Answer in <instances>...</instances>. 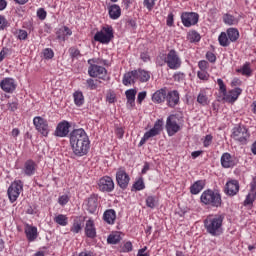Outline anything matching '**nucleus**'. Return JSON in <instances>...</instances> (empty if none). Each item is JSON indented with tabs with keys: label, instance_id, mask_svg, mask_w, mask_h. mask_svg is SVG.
I'll use <instances>...</instances> for the list:
<instances>
[{
	"label": "nucleus",
	"instance_id": "23",
	"mask_svg": "<svg viewBox=\"0 0 256 256\" xmlns=\"http://www.w3.org/2000/svg\"><path fill=\"white\" fill-rule=\"evenodd\" d=\"M85 235L89 239H95L97 237V230L95 229V222L93 219H89L85 226Z\"/></svg>",
	"mask_w": 256,
	"mask_h": 256
},
{
	"label": "nucleus",
	"instance_id": "61",
	"mask_svg": "<svg viewBox=\"0 0 256 256\" xmlns=\"http://www.w3.org/2000/svg\"><path fill=\"white\" fill-rule=\"evenodd\" d=\"M59 205H67L69 203V196L68 195H62L58 198Z\"/></svg>",
	"mask_w": 256,
	"mask_h": 256
},
{
	"label": "nucleus",
	"instance_id": "8",
	"mask_svg": "<svg viewBox=\"0 0 256 256\" xmlns=\"http://www.w3.org/2000/svg\"><path fill=\"white\" fill-rule=\"evenodd\" d=\"M33 123L38 133H41L43 137H49V122L45 118L36 116L33 119Z\"/></svg>",
	"mask_w": 256,
	"mask_h": 256
},
{
	"label": "nucleus",
	"instance_id": "45",
	"mask_svg": "<svg viewBox=\"0 0 256 256\" xmlns=\"http://www.w3.org/2000/svg\"><path fill=\"white\" fill-rule=\"evenodd\" d=\"M93 63H95L96 65H108L109 62L101 58H92L88 60L89 65H93Z\"/></svg>",
	"mask_w": 256,
	"mask_h": 256
},
{
	"label": "nucleus",
	"instance_id": "47",
	"mask_svg": "<svg viewBox=\"0 0 256 256\" xmlns=\"http://www.w3.org/2000/svg\"><path fill=\"white\" fill-rule=\"evenodd\" d=\"M86 85L88 89H90L91 91H95V89H97V80H94L93 78H89L86 80Z\"/></svg>",
	"mask_w": 256,
	"mask_h": 256
},
{
	"label": "nucleus",
	"instance_id": "25",
	"mask_svg": "<svg viewBox=\"0 0 256 256\" xmlns=\"http://www.w3.org/2000/svg\"><path fill=\"white\" fill-rule=\"evenodd\" d=\"M136 73V81H140L141 83H147L151 79V72L143 70V69H138L135 70Z\"/></svg>",
	"mask_w": 256,
	"mask_h": 256
},
{
	"label": "nucleus",
	"instance_id": "38",
	"mask_svg": "<svg viewBox=\"0 0 256 256\" xmlns=\"http://www.w3.org/2000/svg\"><path fill=\"white\" fill-rule=\"evenodd\" d=\"M223 22L225 23V25H237V23H239V20L231 14H224Z\"/></svg>",
	"mask_w": 256,
	"mask_h": 256
},
{
	"label": "nucleus",
	"instance_id": "64",
	"mask_svg": "<svg viewBox=\"0 0 256 256\" xmlns=\"http://www.w3.org/2000/svg\"><path fill=\"white\" fill-rule=\"evenodd\" d=\"M115 100H116L115 93L109 92V93L106 95V101H107L108 103H115Z\"/></svg>",
	"mask_w": 256,
	"mask_h": 256
},
{
	"label": "nucleus",
	"instance_id": "10",
	"mask_svg": "<svg viewBox=\"0 0 256 256\" xmlns=\"http://www.w3.org/2000/svg\"><path fill=\"white\" fill-rule=\"evenodd\" d=\"M98 189L103 193H111L115 189V182L110 176H104L98 181Z\"/></svg>",
	"mask_w": 256,
	"mask_h": 256
},
{
	"label": "nucleus",
	"instance_id": "9",
	"mask_svg": "<svg viewBox=\"0 0 256 256\" xmlns=\"http://www.w3.org/2000/svg\"><path fill=\"white\" fill-rule=\"evenodd\" d=\"M166 131L169 137H173L181 131V126L177 123V116L171 114L166 120Z\"/></svg>",
	"mask_w": 256,
	"mask_h": 256
},
{
	"label": "nucleus",
	"instance_id": "2",
	"mask_svg": "<svg viewBox=\"0 0 256 256\" xmlns=\"http://www.w3.org/2000/svg\"><path fill=\"white\" fill-rule=\"evenodd\" d=\"M225 216L221 214L209 215L204 220V227L212 237H219L223 234V221Z\"/></svg>",
	"mask_w": 256,
	"mask_h": 256
},
{
	"label": "nucleus",
	"instance_id": "54",
	"mask_svg": "<svg viewBox=\"0 0 256 256\" xmlns=\"http://www.w3.org/2000/svg\"><path fill=\"white\" fill-rule=\"evenodd\" d=\"M151 137H153L148 131L145 132L144 136L141 138L138 147H143L144 143H147V141H149V139H151Z\"/></svg>",
	"mask_w": 256,
	"mask_h": 256
},
{
	"label": "nucleus",
	"instance_id": "5",
	"mask_svg": "<svg viewBox=\"0 0 256 256\" xmlns=\"http://www.w3.org/2000/svg\"><path fill=\"white\" fill-rule=\"evenodd\" d=\"M115 37L113 34L112 26H104L102 29L94 35V41L102 43V45H109L111 40Z\"/></svg>",
	"mask_w": 256,
	"mask_h": 256
},
{
	"label": "nucleus",
	"instance_id": "57",
	"mask_svg": "<svg viewBox=\"0 0 256 256\" xmlns=\"http://www.w3.org/2000/svg\"><path fill=\"white\" fill-rule=\"evenodd\" d=\"M9 25L7 18L5 16L0 15V31H4L5 28Z\"/></svg>",
	"mask_w": 256,
	"mask_h": 256
},
{
	"label": "nucleus",
	"instance_id": "20",
	"mask_svg": "<svg viewBox=\"0 0 256 256\" xmlns=\"http://www.w3.org/2000/svg\"><path fill=\"white\" fill-rule=\"evenodd\" d=\"M224 192L230 197H235L239 193V181L230 180L226 183Z\"/></svg>",
	"mask_w": 256,
	"mask_h": 256
},
{
	"label": "nucleus",
	"instance_id": "49",
	"mask_svg": "<svg viewBox=\"0 0 256 256\" xmlns=\"http://www.w3.org/2000/svg\"><path fill=\"white\" fill-rule=\"evenodd\" d=\"M69 53H70L71 59H77V57H81V51H79V49L75 47L69 48Z\"/></svg>",
	"mask_w": 256,
	"mask_h": 256
},
{
	"label": "nucleus",
	"instance_id": "50",
	"mask_svg": "<svg viewBox=\"0 0 256 256\" xmlns=\"http://www.w3.org/2000/svg\"><path fill=\"white\" fill-rule=\"evenodd\" d=\"M197 77L201 79V81H208L209 80V73L207 70H200L197 72Z\"/></svg>",
	"mask_w": 256,
	"mask_h": 256
},
{
	"label": "nucleus",
	"instance_id": "22",
	"mask_svg": "<svg viewBox=\"0 0 256 256\" xmlns=\"http://www.w3.org/2000/svg\"><path fill=\"white\" fill-rule=\"evenodd\" d=\"M23 173L26 177H33L37 173V163L34 160H27L24 163Z\"/></svg>",
	"mask_w": 256,
	"mask_h": 256
},
{
	"label": "nucleus",
	"instance_id": "3",
	"mask_svg": "<svg viewBox=\"0 0 256 256\" xmlns=\"http://www.w3.org/2000/svg\"><path fill=\"white\" fill-rule=\"evenodd\" d=\"M200 201L203 205H208L209 207H221L223 200L221 199V194L219 192H215L211 189L205 190L201 196Z\"/></svg>",
	"mask_w": 256,
	"mask_h": 256
},
{
	"label": "nucleus",
	"instance_id": "51",
	"mask_svg": "<svg viewBox=\"0 0 256 256\" xmlns=\"http://www.w3.org/2000/svg\"><path fill=\"white\" fill-rule=\"evenodd\" d=\"M217 84L219 86V92L223 95L226 93L227 91V86L225 85V83L223 82V79L218 78L217 79Z\"/></svg>",
	"mask_w": 256,
	"mask_h": 256
},
{
	"label": "nucleus",
	"instance_id": "19",
	"mask_svg": "<svg viewBox=\"0 0 256 256\" xmlns=\"http://www.w3.org/2000/svg\"><path fill=\"white\" fill-rule=\"evenodd\" d=\"M24 233L29 243H33V241H35L39 237L37 227L31 224H25Z\"/></svg>",
	"mask_w": 256,
	"mask_h": 256
},
{
	"label": "nucleus",
	"instance_id": "6",
	"mask_svg": "<svg viewBox=\"0 0 256 256\" xmlns=\"http://www.w3.org/2000/svg\"><path fill=\"white\" fill-rule=\"evenodd\" d=\"M164 63H166L167 67L169 69H179L181 67V57H179V52L175 49L169 50V52L166 54V57L164 58Z\"/></svg>",
	"mask_w": 256,
	"mask_h": 256
},
{
	"label": "nucleus",
	"instance_id": "62",
	"mask_svg": "<svg viewBox=\"0 0 256 256\" xmlns=\"http://www.w3.org/2000/svg\"><path fill=\"white\" fill-rule=\"evenodd\" d=\"M206 59L210 63H215V61H217V56H215V54L213 52H207L206 53Z\"/></svg>",
	"mask_w": 256,
	"mask_h": 256
},
{
	"label": "nucleus",
	"instance_id": "21",
	"mask_svg": "<svg viewBox=\"0 0 256 256\" xmlns=\"http://www.w3.org/2000/svg\"><path fill=\"white\" fill-rule=\"evenodd\" d=\"M166 101L168 107L171 109L177 107V105H179V91L172 90L166 93Z\"/></svg>",
	"mask_w": 256,
	"mask_h": 256
},
{
	"label": "nucleus",
	"instance_id": "42",
	"mask_svg": "<svg viewBox=\"0 0 256 256\" xmlns=\"http://www.w3.org/2000/svg\"><path fill=\"white\" fill-rule=\"evenodd\" d=\"M83 229V226L81 225V221L75 220L70 231L72 233H79Z\"/></svg>",
	"mask_w": 256,
	"mask_h": 256
},
{
	"label": "nucleus",
	"instance_id": "1",
	"mask_svg": "<svg viewBox=\"0 0 256 256\" xmlns=\"http://www.w3.org/2000/svg\"><path fill=\"white\" fill-rule=\"evenodd\" d=\"M70 147L76 157H85L91 149V140L85 129H74L69 134Z\"/></svg>",
	"mask_w": 256,
	"mask_h": 256
},
{
	"label": "nucleus",
	"instance_id": "14",
	"mask_svg": "<svg viewBox=\"0 0 256 256\" xmlns=\"http://www.w3.org/2000/svg\"><path fill=\"white\" fill-rule=\"evenodd\" d=\"M69 129H71V123H69L67 120H63L57 124L54 135L55 137L60 138L67 137L71 135V133H69Z\"/></svg>",
	"mask_w": 256,
	"mask_h": 256
},
{
	"label": "nucleus",
	"instance_id": "4",
	"mask_svg": "<svg viewBox=\"0 0 256 256\" xmlns=\"http://www.w3.org/2000/svg\"><path fill=\"white\" fill-rule=\"evenodd\" d=\"M231 137L240 145H247L249 139H251V133H249L247 127L238 125L233 128Z\"/></svg>",
	"mask_w": 256,
	"mask_h": 256
},
{
	"label": "nucleus",
	"instance_id": "12",
	"mask_svg": "<svg viewBox=\"0 0 256 256\" xmlns=\"http://www.w3.org/2000/svg\"><path fill=\"white\" fill-rule=\"evenodd\" d=\"M99 207V198L97 195L92 194L84 201V209L90 213V215H95Z\"/></svg>",
	"mask_w": 256,
	"mask_h": 256
},
{
	"label": "nucleus",
	"instance_id": "36",
	"mask_svg": "<svg viewBox=\"0 0 256 256\" xmlns=\"http://www.w3.org/2000/svg\"><path fill=\"white\" fill-rule=\"evenodd\" d=\"M197 103H199V105H202V107L209 105V97H207V92L205 91L199 92L197 96Z\"/></svg>",
	"mask_w": 256,
	"mask_h": 256
},
{
	"label": "nucleus",
	"instance_id": "53",
	"mask_svg": "<svg viewBox=\"0 0 256 256\" xmlns=\"http://www.w3.org/2000/svg\"><path fill=\"white\" fill-rule=\"evenodd\" d=\"M37 17L38 19H40L41 21H45V19H47V11H45L44 8H39L37 10Z\"/></svg>",
	"mask_w": 256,
	"mask_h": 256
},
{
	"label": "nucleus",
	"instance_id": "28",
	"mask_svg": "<svg viewBox=\"0 0 256 256\" xmlns=\"http://www.w3.org/2000/svg\"><path fill=\"white\" fill-rule=\"evenodd\" d=\"M205 189V181L197 180L190 186V193L191 195H199L200 192Z\"/></svg>",
	"mask_w": 256,
	"mask_h": 256
},
{
	"label": "nucleus",
	"instance_id": "55",
	"mask_svg": "<svg viewBox=\"0 0 256 256\" xmlns=\"http://www.w3.org/2000/svg\"><path fill=\"white\" fill-rule=\"evenodd\" d=\"M146 206L150 209H155V197L154 196H148L146 198Z\"/></svg>",
	"mask_w": 256,
	"mask_h": 256
},
{
	"label": "nucleus",
	"instance_id": "41",
	"mask_svg": "<svg viewBox=\"0 0 256 256\" xmlns=\"http://www.w3.org/2000/svg\"><path fill=\"white\" fill-rule=\"evenodd\" d=\"M256 200L255 194H252L249 192L246 196V199L244 200V207H249V205H253V203Z\"/></svg>",
	"mask_w": 256,
	"mask_h": 256
},
{
	"label": "nucleus",
	"instance_id": "31",
	"mask_svg": "<svg viewBox=\"0 0 256 256\" xmlns=\"http://www.w3.org/2000/svg\"><path fill=\"white\" fill-rule=\"evenodd\" d=\"M108 13H109V17L110 19H119L121 17V7L117 4H112L109 8H108Z\"/></svg>",
	"mask_w": 256,
	"mask_h": 256
},
{
	"label": "nucleus",
	"instance_id": "16",
	"mask_svg": "<svg viewBox=\"0 0 256 256\" xmlns=\"http://www.w3.org/2000/svg\"><path fill=\"white\" fill-rule=\"evenodd\" d=\"M88 75H90V77H99V79H105V77H107V69L97 64H91L88 68Z\"/></svg>",
	"mask_w": 256,
	"mask_h": 256
},
{
	"label": "nucleus",
	"instance_id": "27",
	"mask_svg": "<svg viewBox=\"0 0 256 256\" xmlns=\"http://www.w3.org/2000/svg\"><path fill=\"white\" fill-rule=\"evenodd\" d=\"M163 119H158L156 120V122L154 123L153 128H151L148 133L152 136V137H157V135H160L161 132L163 131Z\"/></svg>",
	"mask_w": 256,
	"mask_h": 256
},
{
	"label": "nucleus",
	"instance_id": "30",
	"mask_svg": "<svg viewBox=\"0 0 256 256\" xmlns=\"http://www.w3.org/2000/svg\"><path fill=\"white\" fill-rule=\"evenodd\" d=\"M125 95L127 99V107L133 108L135 106L137 91L135 89H128L125 91Z\"/></svg>",
	"mask_w": 256,
	"mask_h": 256
},
{
	"label": "nucleus",
	"instance_id": "39",
	"mask_svg": "<svg viewBox=\"0 0 256 256\" xmlns=\"http://www.w3.org/2000/svg\"><path fill=\"white\" fill-rule=\"evenodd\" d=\"M54 222L57 223V225H61V227H66L69 223V219L65 215L59 214L54 218Z\"/></svg>",
	"mask_w": 256,
	"mask_h": 256
},
{
	"label": "nucleus",
	"instance_id": "33",
	"mask_svg": "<svg viewBox=\"0 0 256 256\" xmlns=\"http://www.w3.org/2000/svg\"><path fill=\"white\" fill-rule=\"evenodd\" d=\"M226 35H228L230 43H235L239 39V30L237 28H228L226 30Z\"/></svg>",
	"mask_w": 256,
	"mask_h": 256
},
{
	"label": "nucleus",
	"instance_id": "60",
	"mask_svg": "<svg viewBox=\"0 0 256 256\" xmlns=\"http://www.w3.org/2000/svg\"><path fill=\"white\" fill-rule=\"evenodd\" d=\"M174 81L181 83V81H185V73L178 72L174 74Z\"/></svg>",
	"mask_w": 256,
	"mask_h": 256
},
{
	"label": "nucleus",
	"instance_id": "18",
	"mask_svg": "<svg viewBox=\"0 0 256 256\" xmlns=\"http://www.w3.org/2000/svg\"><path fill=\"white\" fill-rule=\"evenodd\" d=\"M0 87L5 93H13L17 89V84L13 78H4L0 82Z\"/></svg>",
	"mask_w": 256,
	"mask_h": 256
},
{
	"label": "nucleus",
	"instance_id": "17",
	"mask_svg": "<svg viewBox=\"0 0 256 256\" xmlns=\"http://www.w3.org/2000/svg\"><path fill=\"white\" fill-rule=\"evenodd\" d=\"M241 93H243V89L239 87H236L229 92L226 90V93L222 94V101L225 103H235V101L239 99V95H241Z\"/></svg>",
	"mask_w": 256,
	"mask_h": 256
},
{
	"label": "nucleus",
	"instance_id": "52",
	"mask_svg": "<svg viewBox=\"0 0 256 256\" xmlns=\"http://www.w3.org/2000/svg\"><path fill=\"white\" fill-rule=\"evenodd\" d=\"M28 36H29V34L27 33V30L20 29L17 32V39H19L20 41H25Z\"/></svg>",
	"mask_w": 256,
	"mask_h": 256
},
{
	"label": "nucleus",
	"instance_id": "40",
	"mask_svg": "<svg viewBox=\"0 0 256 256\" xmlns=\"http://www.w3.org/2000/svg\"><path fill=\"white\" fill-rule=\"evenodd\" d=\"M121 241V234L120 233H115V234H110L107 238V243L110 245H117Z\"/></svg>",
	"mask_w": 256,
	"mask_h": 256
},
{
	"label": "nucleus",
	"instance_id": "26",
	"mask_svg": "<svg viewBox=\"0 0 256 256\" xmlns=\"http://www.w3.org/2000/svg\"><path fill=\"white\" fill-rule=\"evenodd\" d=\"M117 219V213L113 209H108L103 214V220L108 225H114L115 220Z\"/></svg>",
	"mask_w": 256,
	"mask_h": 256
},
{
	"label": "nucleus",
	"instance_id": "59",
	"mask_svg": "<svg viewBox=\"0 0 256 256\" xmlns=\"http://www.w3.org/2000/svg\"><path fill=\"white\" fill-rule=\"evenodd\" d=\"M211 143H213V136L211 134H208L204 138L203 145L204 147H210Z\"/></svg>",
	"mask_w": 256,
	"mask_h": 256
},
{
	"label": "nucleus",
	"instance_id": "11",
	"mask_svg": "<svg viewBox=\"0 0 256 256\" xmlns=\"http://www.w3.org/2000/svg\"><path fill=\"white\" fill-rule=\"evenodd\" d=\"M181 21L184 27H193L199 23V14L196 12H184L181 14Z\"/></svg>",
	"mask_w": 256,
	"mask_h": 256
},
{
	"label": "nucleus",
	"instance_id": "24",
	"mask_svg": "<svg viewBox=\"0 0 256 256\" xmlns=\"http://www.w3.org/2000/svg\"><path fill=\"white\" fill-rule=\"evenodd\" d=\"M166 98H167L166 88L159 89L152 95L153 103H158V104L165 103Z\"/></svg>",
	"mask_w": 256,
	"mask_h": 256
},
{
	"label": "nucleus",
	"instance_id": "13",
	"mask_svg": "<svg viewBox=\"0 0 256 256\" xmlns=\"http://www.w3.org/2000/svg\"><path fill=\"white\" fill-rule=\"evenodd\" d=\"M220 163L223 169H233V167L237 166L239 160L237 157L232 156L229 152H224L220 158Z\"/></svg>",
	"mask_w": 256,
	"mask_h": 256
},
{
	"label": "nucleus",
	"instance_id": "63",
	"mask_svg": "<svg viewBox=\"0 0 256 256\" xmlns=\"http://www.w3.org/2000/svg\"><path fill=\"white\" fill-rule=\"evenodd\" d=\"M250 193H252L256 197V177L253 178L250 183Z\"/></svg>",
	"mask_w": 256,
	"mask_h": 256
},
{
	"label": "nucleus",
	"instance_id": "7",
	"mask_svg": "<svg viewBox=\"0 0 256 256\" xmlns=\"http://www.w3.org/2000/svg\"><path fill=\"white\" fill-rule=\"evenodd\" d=\"M21 191H23V181L15 180L8 187L7 195L10 203H15L17 199H19V195H21Z\"/></svg>",
	"mask_w": 256,
	"mask_h": 256
},
{
	"label": "nucleus",
	"instance_id": "56",
	"mask_svg": "<svg viewBox=\"0 0 256 256\" xmlns=\"http://www.w3.org/2000/svg\"><path fill=\"white\" fill-rule=\"evenodd\" d=\"M8 111L15 112L17 109H19V102L14 101V102H8L7 104Z\"/></svg>",
	"mask_w": 256,
	"mask_h": 256
},
{
	"label": "nucleus",
	"instance_id": "43",
	"mask_svg": "<svg viewBox=\"0 0 256 256\" xmlns=\"http://www.w3.org/2000/svg\"><path fill=\"white\" fill-rule=\"evenodd\" d=\"M133 187L136 191H143L145 189V182L143 178H139L134 184Z\"/></svg>",
	"mask_w": 256,
	"mask_h": 256
},
{
	"label": "nucleus",
	"instance_id": "37",
	"mask_svg": "<svg viewBox=\"0 0 256 256\" xmlns=\"http://www.w3.org/2000/svg\"><path fill=\"white\" fill-rule=\"evenodd\" d=\"M73 35V31H71V29H69V27L65 26L63 29H60L57 32V38L58 39H62L63 41H65V36H71Z\"/></svg>",
	"mask_w": 256,
	"mask_h": 256
},
{
	"label": "nucleus",
	"instance_id": "29",
	"mask_svg": "<svg viewBox=\"0 0 256 256\" xmlns=\"http://www.w3.org/2000/svg\"><path fill=\"white\" fill-rule=\"evenodd\" d=\"M135 81H137L136 72H135V70H132V71L124 74L122 83H123V85H125L127 87L128 85L135 84Z\"/></svg>",
	"mask_w": 256,
	"mask_h": 256
},
{
	"label": "nucleus",
	"instance_id": "48",
	"mask_svg": "<svg viewBox=\"0 0 256 256\" xmlns=\"http://www.w3.org/2000/svg\"><path fill=\"white\" fill-rule=\"evenodd\" d=\"M120 251L121 253H131L133 251V243L131 241L126 242Z\"/></svg>",
	"mask_w": 256,
	"mask_h": 256
},
{
	"label": "nucleus",
	"instance_id": "35",
	"mask_svg": "<svg viewBox=\"0 0 256 256\" xmlns=\"http://www.w3.org/2000/svg\"><path fill=\"white\" fill-rule=\"evenodd\" d=\"M218 41L221 47H229L231 45V40H229V36L226 32H221L218 36Z\"/></svg>",
	"mask_w": 256,
	"mask_h": 256
},
{
	"label": "nucleus",
	"instance_id": "32",
	"mask_svg": "<svg viewBox=\"0 0 256 256\" xmlns=\"http://www.w3.org/2000/svg\"><path fill=\"white\" fill-rule=\"evenodd\" d=\"M236 73H241V75H244V77H251V75H253V70H251V63H244L241 68L236 70Z\"/></svg>",
	"mask_w": 256,
	"mask_h": 256
},
{
	"label": "nucleus",
	"instance_id": "44",
	"mask_svg": "<svg viewBox=\"0 0 256 256\" xmlns=\"http://www.w3.org/2000/svg\"><path fill=\"white\" fill-rule=\"evenodd\" d=\"M42 55L44 59H53V57H55V52H53V49L51 48H45L42 51Z\"/></svg>",
	"mask_w": 256,
	"mask_h": 256
},
{
	"label": "nucleus",
	"instance_id": "34",
	"mask_svg": "<svg viewBox=\"0 0 256 256\" xmlns=\"http://www.w3.org/2000/svg\"><path fill=\"white\" fill-rule=\"evenodd\" d=\"M73 99L76 107H82V105L85 103V96H83V92L79 90L73 93Z\"/></svg>",
	"mask_w": 256,
	"mask_h": 256
},
{
	"label": "nucleus",
	"instance_id": "15",
	"mask_svg": "<svg viewBox=\"0 0 256 256\" xmlns=\"http://www.w3.org/2000/svg\"><path fill=\"white\" fill-rule=\"evenodd\" d=\"M129 181H131V178L124 169H119L116 172V183L120 189L125 191L129 187Z\"/></svg>",
	"mask_w": 256,
	"mask_h": 256
},
{
	"label": "nucleus",
	"instance_id": "46",
	"mask_svg": "<svg viewBox=\"0 0 256 256\" xmlns=\"http://www.w3.org/2000/svg\"><path fill=\"white\" fill-rule=\"evenodd\" d=\"M155 3H157V0H144L143 5L146 7L148 11H153L155 7Z\"/></svg>",
	"mask_w": 256,
	"mask_h": 256
},
{
	"label": "nucleus",
	"instance_id": "58",
	"mask_svg": "<svg viewBox=\"0 0 256 256\" xmlns=\"http://www.w3.org/2000/svg\"><path fill=\"white\" fill-rule=\"evenodd\" d=\"M198 67L200 71H207V69H209V62L206 60H201L198 62Z\"/></svg>",
	"mask_w": 256,
	"mask_h": 256
}]
</instances>
